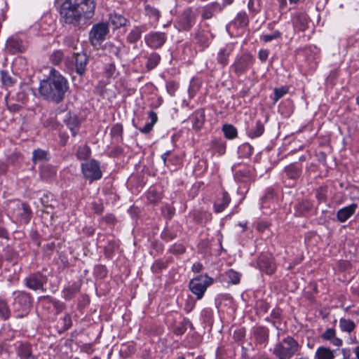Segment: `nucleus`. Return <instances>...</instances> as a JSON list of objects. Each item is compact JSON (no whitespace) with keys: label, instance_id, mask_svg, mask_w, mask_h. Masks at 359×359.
Listing matches in <instances>:
<instances>
[{"label":"nucleus","instance_id":"nucleus-43","mask_svg":"<svg viewBox=\"0 0 359 359\" xmlns=\"http://www.w3.org/2000/svg\"><path fill=\"white\" fill-rule=\"evenodd\" d=\"M51 302L57 313L61 312L65 308L64 304L59 301L52 300Z\"/></svg>","mask_w":359,"mask_h":359},{"label":"nucleus","instance_id":"nucleus-7","mask_svg":"<svg viewBox=\"0 0 359 359\" xmlns=\"http://www.w3.org/2000/svg\"><path fill=\"white\" fill-rule=\"evenodd\" d=\"M109 33L108 25L104 22H100L95 25L89 34V38L93 45L100 44Z\"/></svg>","mask_w":359,"mask_h":359},{"label":"nucleus","instance_id":"nucleus-16","mask_svg":"<svg viewBox=\"0 0 359 359\" xmlns=\"http://www.w3.org/2000/svg\"><path fill=\"white\" fill-rule=\"evenodd\" d=\"M232 51H233V45L232 44L226 45V46L219 49V50L217 53V60L218 63L219 65H221L222 67L226 66L228 63L229 57L231 55V53H232Z\"/></svg>","mask_w":359,"mask_h":359},{"label":"nucleus","instance_id":"nucleus-34","mask_svg":"<svg viewBox=\"0 0 359 359\" xmlns=\"http://www.w3.org/2000/svg\"><path fill=\"white\" fill-rule=\"evenodd\" d=\"M145 11L149 18H154L156 21H158L160 18V12L155 8L149 6H145Z\"/></svg>","mask_w":359,"mask_h":359},{"label":"nucleus","instance_id":"nucleus-50","mask_svg":"<svg viewBox=\"0 0 359 359\" xmlns=\"http://www.w3.org/2000/svg\"><path fill=\"white\" fill-rule=\"evenodd\" d=\"M343 358L344 359H355L354 358H351V351L348 349H342L341 351Z\"/></svg>","mask_w":359,"mask_h":359},{"label":"nucleus","instance_id":"nucleus-40","mask_svg":"<svg viewBox=\"0 0 359 359\" xmlns=\"http://www.w3.org/2000/svg\"><path fill=\"white\" fill-rule=\"evenodd\" d=\"M166 88H167L168 93L170 95H174L177 89V85L174 81H168L166 83Z\"/></svg>","mask_w":359,"mask_h":359},{"label":"nucleus","instance_id":"nucleus-53","mask_svg":"<svg viewBox=\"0 0 359 359\" xmlns=\"http://www.w3.org/2000/svg\"><path fill=\"white\" fill-rule=\"evenodd\" d=\"M198 87L195 86V84L191 83L189 88V94L191 96H194L196 93V91L198 90Z\"/></svg>","mask_w":359,"mask_h":359},{"label":"nucleus","instance_id":"nucleus-38","mask_svg":"<svg viewBox=\"0 0 359 359\" xmlns=\"http://www.w3.org/2000/svg\"><path fill=\"white\" fill-rule=\"evenodd\" d=\"M287 88L282 87L279 88H275L274 90V102H276L280 98H281L285 94L287 93Z\"/></svg>","mask_w":359,"mask_h":359},{"label":"nucleus","instance_id":"nucleus-47","mask_svg":"<svg viewBox=\"0 0 359 359\" xmlns=\"http://www.w3.org/2000/svg\"><path fill=\"white\" fill-rule=\"evenodd\" d=\"M149 116L151 119V122L149 123H152V125L154 126V124L156 123L158 120L157 114L154 111H150L149 113Z\"/></svg>","mask_w":359,"mask_h":359},{"label":"nucleus","instance_id":"nucleus-45","mask_svg":"<svg viewBox=\"0 0 359 359\" xmlns=\"http://www.w3.org/2000/svg\"><path fill=\"white\" fill-rule=\"evenodd\" d=\"M258 56L262 62H265L268 58L269 51L267 50H260Z\"/></svg>","mask_w":359,"mask_h":359},{"label":"nucleus","instance_id":"nucleus-3","mask_svg":"<svg viewBox=\"0 0 359 359\" xmlns=\"http://www.w3.org/2000/svg\"><path fill=\"white\" fill-rule=\"evenodd\" d=\"M299 348V343L293 337L287 336L276 344L273 353L278 359H290Z\"/></svg>","mask_w":359,"mask_h":359},{"label":"nucleus","instance_id":"nucleus-8","mask_svg":"<svg viewBox=\"0 0 359 359\" xmlns=\"http://www.w3.org/2000/svg\"><path fill=\"white\" fill-rule=\"evenodd\" d=\"M166 40L165 33L161 32H150L144 36L146 44L154 49L161 48L166 42Z\"/></svg>","mask_w":359,"mask_h":359},{"label":"nucleus","instance_id":"nucleus-51","mask_svg":"<svg viewBox=\"0 0 359 359\" xmlns=\"http://www.w3.org/2000/svg\"><path fill=\"white\" fill-rule=\"evenodd\" d=\"M316 197L320 201H325L326 196H325V194L323 190H318L317 193H316Z\"/></svg>","mask_w":359,"mask_h":359},{"label":"nucleus","instance_id":"nucleus-46","mask_svg":"<svg viewBox=\"0 0 359 359\" xmlns=\"http://www.w3.org/2000/svg\"><path fill=\"white\" fill-rule=\"evenodd\" d=\"M153 127L152 123H147L143 128H140L139 130L142 133H148L152 130Z\"/></svg>","mask_w":359,"mask_h":359},{"label":"nucleus","instance_id":"nucleus-35","mask_svg":"<svg viewBox=\"0 0 359 359\" xmlns=\"http://www.w3.org/2000/svg\"><path fill=\"white\" fill-rule=\"evenodd\" d=\"M64 54L61 50H56L50 56L51 62L55 65H58L62 60Z\"/></svg>","mask_w":359,"mask_h":359},{"label":"nucleus","instance_id":"nucleus-23","mask_svg":"<svg viewBox=\"0 0 359 359\" xmlns=\"http://www.w3.org/2000/svg\"><path fill=\"white\" fill-rule=\"evenodd\" d=\"M264 131L263 123L259 121L256 123L255 126L248 132V136L251 138L260 137Z\"/></svg>","mask_w":359,"mask_h":359},{"label":"nucleus","instance_id":"nucleus-12","mask_svg":"<svg viewBox=\"0 0 359 359\" xmlns=\"http://www.w3.org/2000/svg\"><path fill=\"white\" fill-rule=\"evenodd\" d=\"M258 265L259 269L267 274L273 273L276 270V266L270 257L262 255L259 258Z\"/></svg>","mask_w":359,"mask_h":359},{"label":"nucleus","instance_id":"nucleus-32","mask_svg":"<svg viewBox=\"0 0 359 359\" xmlns=\"http://www.w3.org/2000/svg\"><path fill=\"white\" fill-rule=\"evenodd\" d=\"M47 153L41 149H36L33 151L32 161L34 163L46 160Z\"/></svg>","mask_w":359,"mask_h":359},{"label":"nucleus","instance_id":"nucleus-24","mask_svg":"<svg viewBox=\"0 0 359 359\" xmlns=\"http://www.w3.org/2000/svg\"><path fill=\"white\" fill-rule=\"evenodd\" d=\"M11 313L8 304L4 300H0V318L6 320L10 318Z\"/></svg>","mask_w":359,"mask_h":359},{"label":"nucleus","instance_id":"nucleus-30","mask_svg":"<svg viewBox=\"0 0 359 359\" xmlns=\"http://www.w3.org/2000/svg\"><path fill=\"white\" fill-rule=\"evenodd\" d=\"M90 155V149L87 145H83L79 147L76 151L78 158L83 160L88 158Z\"/></svg>","mask_w":359,"mask_h":359},{"label":"nucleus","instance_id":"nucleus-9","mask_svg":"<svg viewBox=\"0 0 359 359\" xmlns=\"http://www.w3.org/2000/svg\"><path fill=\"white\" fill-rule=\"evenodd\" d=\"M252 62L253 58L252 55L249 54H243L236 59L231 67L232 71L236 74L241 75L248 69Z\"/></svg>","mask_w":359,"mask_h":359},{"label":"nucleus","instance_id":"nucleus-57","mask_svg":"<svg viewBox=\"0 0 359 359\" xmlns=\"http://www.w3.org/2000/svg\"><path fill=\"white\" fill-rule=\"evenodd\" d=\"M355 355L357 359H359V346L356 347L354 350Z\"/></svg>","mask_w":359,"mask_h":359},{"label":"nucleus","instance_id":"nucleus-39","mask_svg":"<svg viewBox=\"0 0 359 359\" xmlns=\"http://www.w3.org/2000/svg\"><path fill=\"white\" fill-rule=\"evenodd\" d=\"M123 132V126L122 125L117 123L114 125L111 129V135L113 137H118L121 135Z\"/></svg>","mask_w":359,"mask_h":359},{"label":"nucleus","instance_id":"nucleus-25","mask_svg":"<svg viewBox=\"0 0 359 359\" xmlns=\"http://www.w3.org/2000/svg\"><path fill=\"white\" fill-rule=\"evenodd\" d=\"M255 337L259 344H262L268 340V333L264 328L259 327L255 332Z\"/></svg>","mask_w":359,"mask_h":359},{"label":"nucleus","instance_id":"nucleus-37","mask_svg":"<svg viewBox=\"0 0 359 359\" xmlns=\"http://www.w3.org/2000/svg\"><path fill=\"white\" fill-rule=\"evenodd\" d=\"M281 34L279 31H275L271 34H265L262 36V39L264 42L267 43L271 41L272 40L280 38Z\"/></svg>","mask_w":359,"mask_h":359},{"label":"nucleus","instance_id":"nucleus-33","mask_svg":"<svg viewBox=\"0 0 359 359\" xmlns=\"http://www.w3.org/2000/svg\"><path fill=\"white\" fill-rule=\"evenodd\" d=\"M1 80L3 84L6 87L13 86L15 80L12 78L7 72H3L1 74Z\"/></svg>","mask_w":359,"mask_h":359},{"label":"nucleus","instance_id":"nucleus-29","mask_svg":"<svg viewBox=\"0 0 359 359\" xmlns=\"http://www.w3.org/2000/svg\"><path fill=\"white\" fill-rule=\"evenodd\" d=\"M161 60V57L157 53H152L150 55V56L148 58V61L147 63V67L149 69H152L155 68L158 64L159 63Z\"/></svg>","mask_w":359,"mask_h":359},{"label":"nucleus","instance_id":"nucleus-60","mask_svg":"<svg viewBox=\"0 0 359 359\" xmlns=\"http://www.w3.org/2000/svg\"><path fill=\"white\" fill-rule=\"evenodd\" d=\"M224 1L227 4H230L232 3L233 0H224Z\"/></svg>","mask_w":359,"mask_h":359},{"label":"nucleus","instance_id":"nucleus-10","mask_svg":"<svg viewBox=\"0 0 359 359\" xmlns=\"http://www.w3.org/2000/svg\"><path fill=\"white\" fill-rule=\"evenodd\" d=\"M26 285L29 288L36 290H43L45 278L40 273H34L29 276L26 279Z\"/></svg>","mask_w":359,"mask_h":359},{"label":"nucleus","instance_id":"nucleus-28","mask_svg":"<svg viewBox=\"0 0 359 359\" xmlns=\"http://www.w3.org/2000/svg\"><path fill=\"white\" fill-rule=\"evenodd\" d=\"M339 327L341 330L351 332L355 328V323L351 320L341 318L339 321Z\"/></svg>","mask_w":359,"mask_h":359},{"label":"nucleus","instance_id":"nucleus-6","mask_svg":"<svg viewBox=\"0 0 359 359\" xmlns=\"http://www.w3.org/2000/svg\"><path fill=\"white\" fill-rule=\"evenodd\" d=\"M81 170L84 177L90 182L100 180L102 175L99 162L94 159L82 163Z\"/></svg>","mask_w":359,"mask_h":359},{"label":"nucleus","instance_id":"nucleus-61","mask_svg":"<svg viewBox=\"0 0 359 359\" xmlns=\"http://www.w3.org/2000/svg\"><path fill=\"white\" fill-rule=\"evenodd\" d=\"M177 359H184V358L183 356H179Z\"/></svg>","mask_w":359,"mask_h":359},{"label":"nucleus","instance_id":"nucleus-62","mask_svg":"<svg viewBox=\"0 0 359 359\" xmlns=\"http://www.w3.org/2000/svg\"><path fill=\"white\" fill-rule=\"evenodd\" d=\"M43 299H49V298L48 297H43Z\"/></svg>","mask_w":359,"mask_h":359},{"label":"nucleus","instance_id":"nucleus-5","mask_svg":"<svg viewBox=\"0 0 359 359\" xmlns=\"http://www.w3.org/2000/svg\"><path fill=\"white\" fill-rule=\"evenodd\" d=\"M213 282L212 278L207 275H200L193 278L189 283L191 291L196 295L198 299H201L208 286Z\"/></svg>","mask_w":359,"mask_h":359},{"label":"nucleus","instance_id":"nucleus-26","mask_svg":"<svg viewBox=\"0 0 359 359\" xmlns=\"http://www.w3.org/2000/svg\"><path fill=\"white\" fill-rule=\"evenodd\" d=\"M222 130L224 133V135L228 139H233L237 136V130L236 128L230 124H225L222 127Z\"/></svg>","mask_w":359,"mask_h":359},{"label":"nucleus","instance_id":"nucleus-55","mask_svg":"<svg viewBox=\"0 0 359 359\" xmlns=\"http://www.w3.org/2000/svg\"><path fill=\"white\" fill-rule=\"evenodd\" d=\"M21 207H22V209L24 212V213L27 215V216H29V210L28 209V208L25 205V204H22L21 205Z\"/></svg>","mask_w":359,"mask_h":359},{"label":"nucleus","instance_id":"nucleus-54","mask_svg":"<svg viewBox=\"0 0 359 359\" xmlns=\"http://www.w3.org/2000/svg\"><path fill=\"white\" fill-rule=\"evenodd\" d=\"M8 233L5 229L0 227V238H7Z\"/></svg>","mask_w":359,"mask_h":359},{"label":"nucleus","instance_id":"nucleus-11","mask_svg":"<svg viewBox=\"0 0 359 359\" xmlns=\"http://www.w3.org/2000/svg\"><path fill=\"white\" fill-rule=\"evenodd\" d=\"M196 15L191 10H186L180 18V25L184 30L189 29L195 23Z\"/></svg>","mask_w":359,"mask_h":359},{"label":"nucleus","instance_id":"nucleus-44","mask_svg":"<svg viewBox=\"0 0 359 359\" xmlns=\"http://www.w3.org/2000/svg\"><path fill=\"white\" fill-rule=\"evenodd\" d=\"M110 53L115 55L117 57H120V53H121V46H114V45H110Z\"/></svg>","mask_w":359,"mask_h":359},{"label":"nucleus","instance_id":"nucleus-20","mask_svg":"<svg viewBox=\"0 0 359 359\" xmlns=\"http://www.w3.org/2000/svg\"><path fill=\"white\" fill-rule=\"evenodd\" d=\"M230 201L231 199L229 195L226 192L223 193L222 198L217 201L214 205L215 212H222L228 206Z\"/></svg>","mask_w":359,"mask_h":359},{"label":"nucleus","instance_id":"nucleus-22","mask_svg":"<svg viewBox=\"0 0 359 359\" xmlns=\"http://www.w3.org/2000/svg\"><path fill=\"white\" fill-rule=\"evenodd\" d=\"M18 355L22 359H27L32 355L31 347L28 344H20L17 349Z\"/></svg>","mask_w":359,"mask_h":359},{"label":"nucleus","instance_id":"nucleus-31","mask_svg":"<svg viewBox=\"0 0 359 359\" xmlns=\"http://www.w3.org/2000/svg\"><path fill=\"white\" fill-rule=\"evenodd\" d=\"M79 287L77 285L74 284L70 287H66L63 290L64 297L66 299H70L79 292Z\"/></svg>","mask_w":359,"mask_h":359},{"label":"nucleus","instance_id":"nucleus-15","mask_svg":"<svg viewBox=\"0 0 359 359\" xmlns=\"http://www.w3.org/2000/svg\"><path fill=\"white\" fill-rule=\"evenodd\" d=\"M147 30L145 25L135 27L130 30L126 37V41L129 43H136L142 36V34Z\"/></svg>","mask_w":359,"mask_h":359},{"label":"nucleus","instance_id":"nucleus-21","mask_svg":"<svg viewBox=\"0 0 359 359\" xmlns=\"http://www.w3.org/2000/svg\"><path fill=\"white\" fill-rule=\"evenodd\" d=\"M316 358L318 359H333V352L329 348L319 347L316 352Z\"/></svg>","mask_w":359,"mask_h":359},{"label":"nucleus","instance_id":"nucleus-18","mask_svg":"<svg viewBox=\"0 0 359 359\" xmlns=\"http://www.w3.org/2000/svg\"><path fill=\"white\" fill-rule=\"evenodd\" d=\"M128 22L129 21L121 14L114 13L110 15L109 24L113 26L114 29L126 26Z\"/></svg>","mask_w":359,"mask_h":359},{"label":"nucleus","instance_id":"nucleus-14","mask_svg":"<svg viewBox=\"0 0 359 359\" xmlns=\"http://www.w3.org/2000/svg\"><path fill=\"white\" fill-rule=\"evenodd\" d=\"M87 63L88 57L86 53H80L75 54L76 72L79 75L81 76L85 73Z\"/></svg>","mask_w":359,"mask_h":359},{"label":"nucleus","instance_id":"nucleus-48","mask_svg":"<svg viewBox=\"0 0 359 359\" xmlns=\"http://www.w3.org/2000/svg\"><path fill=\"white\" fill-rule=\"evenodd\" d=\"M170 151H168L165 152L163 154H162V156H161V158L163 161V163L167 167H169V165H170L169 163L171 161V160H169L168 162L167 161V158L170 155Z\"/></svg>","mask_w":359,"mask_h":359},{"label":"nucleus","instance_id":"nucleus-42","mask_svg":"<svg viewBox=\"0 0 359 359\" xmlns=\"http://www.w3.org/2000/svg\"><path fill=\"white\" fill-rule=\"evenodd\" d=\"M62 320L63 322V328L65 330H67L72 326V318L69 314H66Z\"/></svg>","mask_w":359,"mask_h":359},{"label":"nucleus","instance_id":"nucleus-63","mask_svg":"<svg viewBox=\"0 0 359 359\" xmlns=\"http://www.w3.org/2000/svg\"><path fill=\"white\" fill-rule=\"evenodd\" d=\"M92 359H100V358L95 357V358H93Z\"/></svg>","mask_w":359,"mask_h":359},{"label":"nucleus","instance_id":"nucleus-36","mask_svg":"<svg viewBox=\"0 0 359 359\" xmlns=\"http://www.w3.org/2000/svg\"><path fill=\"white\" fill-rule=\"evenodd\" d=\"M227 276L232 283L237 284L240 282L241 275L238 272L230 270L227 272Z\"/></svg>","mask_w":359,"mask_h":359},{"label":"nucleus","instance_id":"nucleus-4","mask_svg":"<svg viewBox=\"0 0 359 359\" xmlns=\"http://www.w3.org/2000/svg\"><path fill=\"white\" fill-rule=\"evenodd\" d=\"M14 301L13 303L14 311L17 318H22L30 311L32 301L30 296L25 292H14Z\"/></svg>","mask_w":359,"mask_h":359},{"label":"nucleus","instance_id":"nucleus-52","mask_svg":"<svg viewBox=\"0 0 359 359\" xmlns=\"http://www.w3.org/2000/svg\"><path fill=\"white\" fill-rule=\"evenodd\" d=\"M330 341L333 345L336 346H340L342 344V340L339 338L336 337L335 336L334 337L333 339L330 340Z\"/></svg>","mask_w":359,"mask_h":359},{"label":"nucleus","instance_id":"nucleus-13","mask_svg":"<svg viewBox=\"0 0 359 359\" xmlns=\"http://www.w3.org/2000/svg\"><path fill=\"white\" fill-rule=\"evenodd\" d=\"M356 208L357 205L355 203H352L348 206H346L339 210L337 213V217L338 220L341 222H346L355 213Z\"/></svg>","mask_w":359,"mask_h":359},{"label":"nucleus","instance_id":"nucleus-2","mask_svg":"<svg viewBox=\"0 0 359 359\" xmlns=\"http://www.w3.org/2000/svg\"><path fill=\"white\" fill-rule=\"evenodd\" d=\"M95 9L94 0H66L61 6L60 15L66 23L76 25L82 17L92 18Z\"/></svg>","mask_w":359,"mask_h":359},{"label":"nucleus","instance_id":"nucleus-56","mask_svg":"<svg viewBox=\"0 0 359 359\" xmlns=\"http://www.w3.org/2000/svg\"><path fill=\"white\" fill-rule=\"evenodd\" d=\"M203 17L205 18H211V13L208 11H205L203 14Z\"/></svg>","mask_w":359,"mask_h":359},{"label":"nucleus","instance_id":"nucleus-41","mask_svg":"<svg viewBox=\"0 0 359 359\" xmlns=\"http://www.w3.org/2000/svg\"><path fill=\"white\" fill-rule=\"evenodd\" d=\"M335 336V330L332 328L327 329L322 335L323 339L330 341Z\"/></svg>","mask_w":359,"mask_h":359},{"label":"nucleus","instance_id":"nucleus-1","mask_svg":"<svg viewBox=\"0 0 359 359\" xmlns=\"http://www.w3.org/2000/svg\"><path fill=\"white\" fill-rule=\"evenodd\" d=\"M68 90L67 79L55 69H51L48 77L41 81L39 87L41 96L57 104L63 101Z\"/></svg>","mask_w":359,"mask_h":359},{"label":"nucleus","instance_id":"nucleus-19","mask_svg":"<svg viewBox=\"0 0 359 359\" xmlns=\"http://www.w3.org/2000/svg\"><path fill=\"white\" fill-rule=\"evenodd\" d=\"M191 119L193 127L196 130L201 129L205 121V114L203 111H195L191 116Z\"/></svg>","mask_w":359,"mask_h":359},{"label":"nucleus","instance_id":"nucleus-17","mask_svg":"<svg viewBox=\"0 0 359 359\" xmlns=\"http://www.w3.org/2000/svg\"><path fill=\"white\" fill-rule=\"evenodd\" d=\"M6 47L11 53H22L25 50L22 41L15 38H9L6 41Z\"/></svg>","mask_w":359,"mask_h":359},{"label":"nucleus","instance_id":"nucleus-49","mask_svg":"<svg viewBox=\"0 0 359 359\" xmlns=\"http://www.w3.org/2000/svg\"><path fill=\"white\" fill-rule=\"evenodd\" d=\"M202 269H203V265L199 262L195 263L192 266L193 271L196 272V273L200 272L202 270Z\"/></svg>","mask_w":359,"mask_h":359},{"label":"nucleus","instance_id":"nucleus-58","mask_svg":"<svg viewBox=\"0 0 359 359\" xmlns=\"http://www.w3.org/2000/svg\"><path fill=\"white\" fill-rule=\"evenodd\" d=\"M70 129L72 130L73 136H75L76 135V133H77L76 128H70Z\"/></svg>","mask_w":359,"mask_h":359},{"label":"nucleus","instance_id":"nucleus-27","mask_svg":"<svg viewBox=\"0 0 359 359\" xmlns=\"http://www.w3.org/2000/svg\"><path fill=\"white\" fill-rule=\"evenodd\" d=\"M285 172L290 179H296L300 175L299 168L294 164H290L285 168Z\"/></svg>","mask_w":359,"mask_h":359},{"label":"nucleus","instance_id":"nucleus-59","mask_svg":"<svg viewBox=\"0 0 359 359\" xmlns=\"http://www.w3.org/2000/svg\"><path fill=\"white\" fill-rule=\"evenodd\" d=\"M299 0H289L290 4H297Z\"/></svg>","mask_w":359,"mask_h":359}]
</instances>
